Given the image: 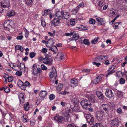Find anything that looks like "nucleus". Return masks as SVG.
Returning <instances> with one entry per match:
<instances>
[{"instance_id": "f257e3e1", "label": "nucleus", "mask_w": 127, "mask_h": 127, "mask_svg": "<svg viewBox=\"0 0 127 127\" xmlns=\"http://www.w3.org/2000/svg\"><path fill=\"white\" fill-rule=\"evenodd\" d=\"M81 104L84 109H88L90 112L93 110V109L91 107V103L89 100H83L81 101Z\"/></svg>"}, {"instance_id": "f03ea898", "label": "nucleus", "mask_w": 127, "mask_h": 127, "mask_svg": "<svg viewBox=\"0 0 127 127\" xmlns=\"http://www.w3.org/2000/svg\"><path fill=\"white\" fill-rule=\"evenodd\" d=\"M63 11H57L56 12V16L57 19H56V26L59 25L61 23V21L62 19Z\"/></svg>"}, {"instance_id": "7ed1b4c3", "label": "nucleus", "mask_w": 127, "mask_h": 127, "mask_svg": "<svg viewBox=\"0 0 127 127\" xmlns=\"http://www.w3.org/2000/svg\"><path fill=\"white\" fill-rule=\"evenodd\" d=\"M63 85L62 84H59L56 87V90L57 93H59V94H61L62 95H65L69 93L68 92L66 91L65 89L64 91L60 92L62 89Z\"/></svg>"}, {"instance_id": "20e7f679", "label": "nucleus", "mask_w": 127, "mask_h": 127, "mask_svg": "<svg viewBox=\"0 0 127 127\" xmlns=\"http://www.w3.org/2000/svg\"><path fill=\"white\" fill-rule=\"evenodd\" d=\"M110 108V106L107 104H102L100 107V112L103 113H106L108 112Z\"/></svg>"}, {"instance_id": "39448f33", "label": "nucleus", "mask_w": 127, "mask_h": 127, "mask_svg": "<svg viewBox=\"0 0 127 127\" xmlns=\"http://www.w3.org/2000/svg\"><path fill=\"white\" fill-rule=\"evenodd\" d=\"M123 0H116V2L118 8L120 10L124 9L126 6L123 4L124 3Z\"/></svg>"}, {"instance_id": "423d86ee", "label": "nucleus", "mask_w": 127, "mask_h": 127, "mask_svg": "<svg viewBox=\"0 0 127 127\" xmlns=\"http://www.w3.org/2000/svg\"><path fill=\"white\" fill-rule=\"evenodd\" d=\"M32 74L33 75H35L41 72V70L39 68L37 67L36 64H34L33 65Z\"/></svg>"}, {"instance_id": "0eeeda50", "label": "nucleus", "mask_w": 127, "mask_h": 127, "mask_svg": "<svg viewBox=\"0 0 127 127\" xmlns=\"http://www.w3.org/2000/svg\"><path fill=\"white\" fill-rule=\"evenodd\" d=\"M86 119L88 123L90 125L92 124L93 123L94 120L93 115L90 114H87Z\"/></svg>"}, {"instance_id": "6e6552de", "label": "nucleus", "mask_w": 127, "mask_h": 127, "mask_svg": "<svg viewBox=\"0 0 127 127\" xmlns=\"http://www.w3.org/2000/svg\"><path fill=\"white\" fill-rule=\"evenodd\" d=\"M105 95L107 97L110 98L113 97L114 95L112 90L109 89H106L105 92Z\"/></svg>"}, {"instance_id": "1a4fd4ad", "label": "nucleus", "mask_w": 127, "mask_h": 127, "mask_svg": "<svg viewBox=\"0 0 127 127\" xmlns=\"http://www.w3.org/2000/svg\"><path fill=\"white\" fill-rule=\"evenodd\" d=\"M43 62L44 64L50 65L52 64V57H46L43 59Z\"/></svg>"}, {"instance_id": "9d476101", "label": "nucleus", "mask_w": 127, "mask_h": 127, "mask_svg": "<svg viewBox=\"0 0 127 127\" xmlns=\"http://www.w3.org/2000/svg\"><path fill=\"white\" fill-rule=\"evenodd\" d=\"M97 97L100 101H103L105 98L104 95L102 92L100 91H97L96 92Z\"/></svg>"}, {"instance_id": "9b49d317", "label": "nucleus", "mask_w": 127, "mask_h": 127, "mask_svg": "<svg viewBox=\"0 0 127 127\" xmlns=\"http://www.w3.org/2000/svg\"><path fill=\"white\" fill-rule=\"evenodd\" d=\"M119 125V121L117 118L113 119L111 121L110 126L111 127H118Z\"/></svg>"}, {"instance_id": "f8f14e48", "label": "nucleus", "mask_w": 127, "mask_h": 127, "mask_svg": "<svg viewBox=\"0 0 127 127\" xmlns=\"http://www.w3.org/2000/svg\"><path fill=\"white\" fill-rule=\"evenodd\" d=\"M108 56L107 55L104 56L101 55L96 58L95 61L97 62H100L101 60L104 61L108 59Z\"/></svg>"}, {"instance_id": "ddd939ff", "label": "nucleus", "mask_w": 127, "mask_h": 127, "mask_svg": "<svg viewBox=\"0 0 127 127\" xmlns=\"http://www.w3.org/2000/svg\"><path fill=\"white\" fill-rule=\"evenodd\" d=\"M104 76L103 74H101L99 75L97 77H96L94 80V83L95 84H97L101 81L102 78Z\"/></svg>"}, {"instance_id": "4468645a", "label": "nucleus", "mask_w": 127, "mask_h": 127, "mask_svg": "<svg viewBox=\"0 0 127 127\" xmlns=\"http://www.w3.org/2000/svg\"><path fill=\"white\" fill-rule=\"evenodd\" d=\"M3 25L4 29L6 30L9 31L11 28H12L11 26L10 25L9 20L5 21L3 24Z\"/></svg>"}, {"instance_id": "2eb2a0df", "label": "nucleus", "mask_w": 127, "mask_h": 127, "mask_svg": "<svg viewBox=\"0 0 127 127\" xmlns=\"http://www.w3.org/2000/svg\"><path fill=\"white\" fill-rule=\"evenodd\" d=\"M103 114L100 111H98L96 113L95 117L99 121H101L103 118L102 116Z\"/></svg>"}, {"instance_id": "dca6fc26", "label": "nucleus", "mask_w": 127, "mask_h": 127, "mask_svg": "<svg viewBox=\"0 0 127 127\" xmlns=\"http://www.w3.org/2000/svg\"><path fill=\"white\" fill-rule=\"evenodd\" d=\"M0 3L3 8H8L10 6L9 2L7 0H2Z\"/></svg>"}, {"instance_id": "f3484780", "label": "nucleus", "mask_w": 127, "mask_h": 127, "mask_svg": "<svg viewBox=\"0 0 127 127\" xmlns=\"http://www.w3.org/2000/svg\"><path fill=\"white\" fill-rule=\"evenodd\" d=\"M50 78L52 79V82H54L56 84V72L55 71H53L50 72L49 73Z\"/></svg>"}, {"instance_id": "a211bd4d", "label": "nucleus", "mask_w": 127, "mask_h": 127, "mask_svg": "<svg viewBox=\"0 0 127 127\" xmlns=\"http://www.w3.org/2000/svg\"><path fill=\"white\" fill-rule=\"evenodd\" d=\"M64 58V54L61 52H59L56 56V60L58 61H60Z\"/></svg>"}, {"instance_id": "6ab92c4d", "label": "nucleus", "mask_w": 127, "mask_h": 127, "mask_svg": "<svg viewBox=\"0 0 127 127\" xmlns=\"http://www.w3.org/2000/svg\"><path fill=\"white\" fill-rule=\"evenodd\" d=\"M70 15L68 12H64V11H63L62 19L64 18V19L66 20V21H67Z\"/></svg>"}, {"instance_id": "aec40b11", "label": "nucleus", "mask_w": 127, "mask_h": 127, "mask_svg": "<svg viewBox=\"0 0 127 127\" xmlns=\"http://www.w3.org/2000/svg\"><path fill=\"white\" fill-rule=\"evenodd\" d=\"M64 119H66V120L67 121L69 122L70 121V115L69 113V112H67V111H65L64 113Z\"/></svg>"}, {"instance_id": "412c9836", "label": "nucleus", "mask_w": 127, "mask_h": 127, "mask_svg": "<svg viewBox=\"0 0 127 127\" xmlns=\"http://www.w3.org/2000/svg\"><path fill=\"white\" fill-rule=\"evenodd\" d=\"M96 20L98 23L100 25H102L105 23L103 18H96Z\"/></svg>"}, {"instance_id": "4be33fe9", "label": "nucleus", "mask_w": 127, "mask_h": 127, "mask_svg": "<svg viewBox=\"0 0 127 127\" xmlns=\"http://www.w3.org/2000/svg\"><path fill=\"white\" fill-rule=\"evenodd\" d=\"M72 85H71V87H74V86H76L78 85V81L77 79L75 78L72 79L70 81Z\"/></svg>"}, {"instance_id": "5701e85b", "label": "nucleus", "mask_w": 127, "mask_h": 127, "mask_svg": "<svg viewBox=\"0 0 127 127\" xmlns=\"http://www.w3.org/2000/svg\"><path fill=\"white\" fill-rule=\"evenodd\" d=\"M122 23L121 22H117L115 23L113 25V27L115 29L119 28L122 26Z\"/></svg>"}, {"instance_id": "b1692460", "label": "nucleus", "mask_w": 127, "mask_h": 127, "mask_svg": "<svg viewBox=\"0 0 127 127\" xmlns=\"http://www.w3.org/2000/svg\"><path fill=\"white\" fill-rule=\"evenodd\" d=\"M18 97L19 100L20 101L21 104H22V103H23L24 101V95L22 93H19L18 94Z\"/></svg>"}, {"instance_id": "393cba45", "label": "nucleus", "mask_w": 127, "mask_h": 127, "mask_svg": "<svg viewBox=\"0 0 127 127\" xmlns=\"http://www.w3.org/2000/svg\"><path fill=\"white\" fill-rule=\"evenodd\" d=\"M64 119L63 117L59 116L58 114L56 115V121L58 123H61Z\"/></svg>"}, {"instance_id": "a878e982", "label": "nucleus", "mask_w": 127, "mask_h": 127, "mask_svg": "<svg viewBox=\"0 0 127 127\" xmlns=\"http://www.w3.org/2000/svg\"><path fill=\"white\" fill-rule=\"evenodd\" d=\"M79 37V35L78 33H75L73 35L72 37L70 39V41H72L73 40H77Z\"/></svg>"}, {"instance_id": "bb28decb", "label": "nucleus", "mask_w": 127, "mask_h": 127, "mask_svg": "<svg viewBox=\"0 0 127 127\" xmlns=\"http://www.w3.org/2000/svg\"><path fill=\"white\" fill-rule=\"evenodd\" d=\"M116 94L117 96L119 98H122L123 95V93L122 92L117 90Z\"/></svg>"}, {"instance_id": "cd10ccee", "label": "nucleus", "mask_w": 127, "mask_h": 127, "mask_svg": "<svg viewBox=\"0 0 127 127\" xmlns=\"http://www.w3.org/2000/svg\"><path fill=\"white\" fill-rule=\"evenodd\" d=\"M80 107L79 106H74L73 107V110L75 112H80L81 111L80 110Z\"/></svg>"}, {"instance_id": "c85d7f7f", "label": "nucleus", "mask_w": 127, "mask_h": 127, "mask_svg": "<svg viewBox=\"0 0 127 127\" xmlns=\"http://www.w3.org/2000/svg\"><path fill=\"white\" fill-rule=\"evenodd\" d=\"M15 48L16 50H20L21 52H23L24 50L23 47L19 45H16Z\"/></svg>"}, {"instance_id": "c756f323", "label": "nucleus", "mask_w": 127, "mask_h": 127, "mask_svg": "<svg viewBox=\"0 0 127 127\" xmlns=\"http://www.w3.org/2000/svg\"><path fill=\"white\" fill-rule=\"evenodd\" d=\"M71 102L74 104H76L79 102L78 99L76 97L74 98L71 100Z\"/></svg>"}, {"instance_id": "7c9ffc66", "label": "nucleus", "mask_w": 127, "mask_h": 127, "mask_svg": "<svg viewBox=\"0 0 127 127\" xmlns=\"http://www.w3.org/2000/svg\"><path fill=\"white\" fill-rule=\"evenodd\" d=\"M76 22V20L75 19L71 18L70 19V24L71 26H74L75 25V24Z\"/></svg>"}, {"instance_id": "2f4dec72", "label": "nucleus", "mask_w": 127, "mask_h": 127, "mask_svg": "<svg viewBox=\"0 0 127 127\" xmlns=\"http://www.w3.org/2000/svg\"><path fill=\"white\" fill-rule=\"evenodd\" d=\"M18 84L19 86L23 87V90H24L25 89L24 84L21 80H18Z\"/></svg>"}, {"instance_id": "473e14b6", "label": "nucleus", "mask_w": 127, "mask_h": 127, "mask_svg": "<svg viewBox=\"0 0 127 127\" xmlns=\"http://www.w3.org/2000/svg\"><path fill=\"white\" fill-rule=\"evenodd\" d=\"M15 13L13 10L10 11L7 13V15L8 16L11 17L15 15Z\"/></svg>"}, {"instance_id": "72a5a7b5", "label": "nucleus", "mask_w": 127, "mask_h": 127, "mask_svg": "<svg viewBox=\"0 0 127 127\" xmlns=\"http://www.w3.org/2000/svg\"><path fill=\"white\" fill-rule=\"evenodd\" d=\"M92 127H104L102 124L100 123H95L93 124Z\"/></svg>"}, {"instance_id": "f704fd0d", "label": "nucleus", "mask_w": 127, "mask_h": 127, "mask_svg": "<svg viewBox=\"0 0 127 127\" xmlns=\"http://www.w3.org/2000/svg\"><path fill=\"white\" fill-rule=\"evenodd\" d=\"M88 99L91 100V101L93 102H95V97L93 95H89L88 96Z\"/></svg>"}, {"instance_id": "c9c22d12", "label": "nucleus", "mask_w": 127, "mask_h": 127, "mask_svg": "<svg viewBox=\"0 0 127 127\" xmlns=\"http://www.w3.org/2000/svg\"><path fill=\"white\" fill-rule=\"evenodd\" d=\"M47 94V93L45 91H43L41 92L39 94L40 96L42 97H44L46 96Z\"/></svg>"}, {"instance_id": "e433bc0d", "label": "nucleus", "mask_w": 127, "mask_h": 127, "mask_svg": "<svg viewBox=\"0 0 127 127\" xmlns=\"http://www.w3.org/2000/svg\"><path fill=\"white\" fill-rule=\"evenodd\" d=\"M105 1L101 0L98 2V6H99L100 7H102L105 4Z\"/></svg>"}, {"instance_id": "4c0bfd02", "label": "nucleus", "mask_w": 127, "mask_h": 127, "mask_svg": "<svg viewBox=\"0 0 127 127\" xmlns=\"http://www.w3.org/2000/svg\"><path fill=\"white\" fill-rule=\"evenodd\" d=\"M24 30L25 32V37L27 38L29 36V32L25 28H24Z\"/></svg>"}, {"instance_id": "58836bf2", "label": "nucleus", "mask_w": 127, "mask_h": 127, "mask_svg": "<svg viewBox=\"0 0 127 127\" xmlns=\"http://www.w3.org/2000/svg\"><path fill=\"white\" fill-rule=\"evenodd\" d=\"M83 43L87 45H89L90 44V43L89 40L86 39H84L83 40Z\"/></svg>"}, {"instance_id": "ea45409f", "label": "nucleus", "mask_w": 127, "mask_h": 127, "mask_svg": "<svg viewBox=\"0 0 127 127\" xmlns=\"http://www.w3.org/2000/svg\"><path fill=\"white\" fill-rule=\"evenodd\" d=\"M89 23L90 24L94 25L95 22V20L93 18H90L89 20Z\"/></svg>"}, {"instance_id": "a19ab883", "label": "nucleus", "mask_w": 127, "mask_h": 127, "mask_svg": "<svg viewBox=\"0 0 127 127\" xmlns=\"http://www.w3.org/2000/svg\"><path fill=\"white\" fill-rule=\"evenodd\" d=\"M56 19V18H55L54 19L52 20L51 22V25L52 27H55L56 26V22L55 21V20Z\"/></svg>"}, {"instance_id": "79ce46f5", "label": "nucleus", "mask_w": 127, "mask_h": 127, "mask_svg": "<svg viewBox=\"0 0 127 127\" xmlns=\"http://www.w3.org/2000/svg\"><path fill=\"white\" fill-rule=\"evenodd\" d=\"M55 40L52 39H49L48 40V44H50L51 45H53L55 43Z\"/></svg>"}, {"instance_id": "37998d69", "label": "nucleus", "mask_w": 127, "mask_h": 127, "mask_svg": "<svg viewBox=\"0 0 127 127\" xmlns=\"http://www.w3.org/2000/svg\"><path fill=\"white\" fill-rule=\"evenodd\" d=\"M20 68L21 70H25V66L24 64L22 63H21L20 65Z\"/></svg>"}, {"instance_id": "c03bdc74", "label": "nucleus", "mask_w": 127, "mask_h": 127, "mask_svg": "<svg viewBox=\"0 0 127 127\" xmlns=\"http://www.w3.org/2000/svg\"><path fill=\"white\" fill-rule=\"evenodd\" d=\"M29 103L27 102L26 104H25L24 105V109L26 111H27L29 109Z\"/></svg>"}, {"instance_id": "a18cd8bd", "label": "nucleus", "mask_w": 127, "mask_h": 127, "mask_svg": "<svg viewBox=\"0 0 127 127\" xmlns=\"http://www.w3.org/2000/svg\"><path fill=\"white\" fill-rule=\"evenodd\" d=\"M24 88L25 87H30L31 86V85L30 83L27 81H26L24 84Z\"/></svg>"}, {"instance_id": "49530a36", "label": "nucleus", "mask_w": 127, "mask_h": 127, "mask_svg": "<svg viewBox=\"0 0 127 127\" xmlns=\"http://www.w3.org/2000/svg\"><path fill=\"white\" fill-rule=\"evenodd\" d=\"M109 71V72L107 75L106 76V77H108L109 75L112 74L113 73L115 72L116 70L113 69H111V70H110V71Z\"/></svg>"}, {"instance_id": "de8ad7c7", "label": "nucleus", "mask_w": 127, "mask_h": 127, "mask_svg": "<svg viewBox=\"0 0 127 127\" xmlns=\"http://www.w3.org/2000/svg\"><path fill=\"white\" fill-rule=\"evenodd\" d=\"M8 114L10 116L9 119L10 120L13 121L14 119V116L10 112H8Z\"/></svg>"}, {"instance_id": "09e8293b", "label": "nucleus", "mask_w": 127, "mask_h": 127, "mask_svg": "<svg viewBox=\"0 0 127 127\" xmlns=\"http://www.w3.org/2000/svg\"><path fill=\"white\" fill-rule=\"evenodd\" d=\"M120 83L121 84H123L125 83V80L123 78H122L119 79Z\"/></svg>"}, {"instance_id": "8fccbe9b", "label": "nucleus", "mask_w": 127, "mask_h": 127, "mask_svg": "<svg viewBox=\"0 0 127 127\" xmlns=\"http://www.w3.org/2000/svg\"><path fill=\"white\" fill-rule=\"evenodd\" d=\"M98 37H96L94 39L92 40L91 41V43L93 44H95L97 43V41Z\"/></svg>"}, {"instance_id": "3c124183", "label": "nucleus", "mask_w": 127, "mask_h": 127, "mask_svg": "<svg viewBox=\"0 0 127 127\" xmlns=\"http://www.w3.org/2000/svg\"><path fill=\"white\" fill-rule=\"evenodd\" d=\"M118 13V11L116 9H115L114 11H112L110 12V13L112 14V15H115Z\"/></svg>"}, {"instance_id": "603ef678", "label": "nucleus", "mask_w": 127, "mask_h": 127, "mask_svg": "<svg viewBox=\"0 0 127 127\" xmlns=\"http://www.w3.org/2000/svg\"><path fill=\"white\" fill-rule=\"evenodd\" d=\"M33 0H26V4L27 5H30L32 3Z\"/></svg>"}, {"instance_id": "864d4df0", "label": "nucleus", "mask_w": 127, "mask_h": 127, "mask_svg": "<svg viewBox=\"0 0 127 127\" xmlns=\"http://www.w3.org/2000/svg\"><path fill=\"white\" fill-rule=\"evenodd\" d=\"M116 112L118 113L119 114H121L123 112L122 110L120 108L117 109L116 110Z\"/></svg>"}, {"instance_id": "5fc2aeb1", "label": "nucleus", "mask_w": 127, "mask_h": 127, "mask_svg": "<svg viewBox=\"0 0 127 127\" xmlns=\"http://www.w3.org/2000/svg\"><path fill=\"white\" fill-rule=\"evenodd\" d=\"M30 57L32 58H33L35 55V54L34 52H31L30 53Z\"/></svg>"}, {"instance_id": "6e6d98bb", "label": "nucleus", "mask_w": 127, "mask_h": 127, "mask_svg": "<svg viewBox=\"0 0 127 127\" xmlns=\"http://www.w3.org/2000/svg\"><path fill=\"white\" fill-rule=\"evenodd\" d=\"M22 119L23 120V121L24 122H26L27 121V119L26 115L23 116L22 117Z\"/></svg>"}, {"instance_id": "4d7b16f0", "label": "nucleus", "mask_w": 127, "mask_h": 127, "mask_svg": "<svg viewBox=\"0 0 127 127\" xmlns=\"http://www.w3.org/2000/svg\"><path fill=\"white\" fill-rule=\"evenodd\" d=\"M50 13V11L49 9L45 10L44 11V14L45 15H47L49 13Z\"/></svg>"}, {"instance_id": "13d9d810", "label": "nucleus", "mask_w": 127, "mask_h": 127, "mask_svg": "<svg viewBox=\"0 0 127 127\" xmlns=\"http://www.w3.org/2000/svg\"><path fill=\"white\" fill-rule=\"evenodd\" d=\"M55 96L53 94L50 95L49 96V98L51 100H53L55 98Z\"/></svg>"}, {"instance_id": "bf43d9fd", "label": "nucleus", "mask_w": 127, "mask_h": 127, "mask_svg": "<svg viewBox=\"0 0 127 127\" xmlns=\"http://www.w3.org/2000/svg\"><path fill=\"white\" fill-rule=\"evenodd\" d=\"M4 91L6 93H8L10 92V89L9 87H5Z\"/></svg>"}, {"instance_id": "052dcab7", "label": "nucleus", "mask_w": 127, "mask_h": 127, "mask_svg": "<svg viewBox=\"0 0 127 127\" xmlns=\"http://www.w3.org/2000/svg\"><path fill=\"white\" fill-rule=\"evenodd\" d=\"M41 68L43 70H46L47 69V67L43 64H42L41 65Z\"/></svg>"}, {"instance_id": "680f3d73", "label": "nucleus", "mask_w": 127, "mask_h": 127, "mask_svg": "<svg viewBox=\"0 0 127 127\" xmlns=\"http://www.w3.org/2000/svg\"><path fill=\"white\" fill-rule=\"evenodd\" d=\"M1 113H2V120H4V119H5V116L6 114V113H5L3 112L2 111H1Z\"/></svg>"}, {"instance_id": "e2e57ef3", "label": "nucleus", "mask_w": 127, "mask_h": 127, "mask_svg": "<svg viewBox=\"0 0 127 127\" xmlns=\"http://www.w3.org/2000/svg\"><path fill=\"white\" fill-rule=\"evenodd\" d=\"M93 64L94 65H95L97 67H98L99 65H101V64L99 63H97L96 62H93Z\"/></svg>"}, {"instance_id": "0e129e2a", "label": "nucleus", "mask_w": 127, "mask_h": 127, "mask_svg": "<svg viewBox=\"0 0 127 127\" xmlns=\"http://www.w3.org/2000/svg\"><path fill=\"white\" fill-rule=\"evenodd\" d=\"M41 25L43 27H45L46 26V23L43 20H41Z\"/></svg>"}, {"instance_id": "69168bd1", "label": "nucleus", "mask_w": 127, "mask_h": 127, "mask_svg": "<svg viewBox=\"0 0 127 127\" xmlns=\"http://www.w3.org/2000/svg\"><path fill=\"white\" fill-rule=\"evenodd\" d=\"M16 75L18 76H20L22 75V72L21 71H18L16 73Z\"/></svg>"}, {"instance_id": "338daca9", "label": "nucleus", "mask_w": 127, "mask_h": 127, "mask_svg": "<svg viewBox=\"0 0 127 127\" xmlns=\"http://www.w3.org/2000/svg\"><path fill=\"white\" fill-rule=\"evenodd\" d=\"M116 66H115L113 65L111 66H110L109 68V69L108 70V71H110V70L111 69H112L114 70L115 69V68Z\"/></svg>"}, {"instance_id": "774afa93", "label": "nucleus", "mask_w": 127, "mask_h": 127, "mask_svg": "<svg viewBox=\"0 0 127 127\" xmlns=\"http://www.w3.org/2000/svg\"><path fill=\"white\" fill-rule=\"evenodd\" d=\"M66 106L65 107H67L66 109V110H67L69 108H71V105L69 103H66Z\"/></svg>"}]
</instances>
